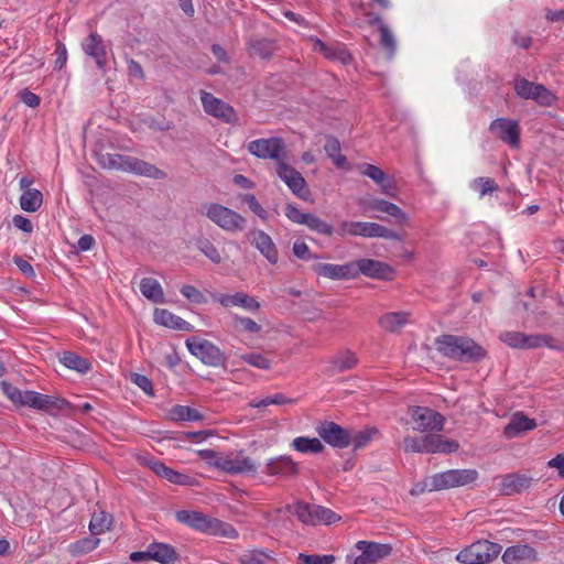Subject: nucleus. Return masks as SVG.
Listing matches in <instances>:
<instances>
[{"label":"nucleus","instance_id":"13d9d810","mask_svg":"<svg viewBox=\"0 0 564 564\" xmlns=\"http://www.w3.org/2000/svg\"><path fill=\"white\" fill-rule=\"evenodd\" d=\"M242 200L248 205L250 210L261 219H265L268 217L267 210L261 206L253 194H245Z\"/></svg>","mask_w":564,"mask_h":564},{"label":"nucleus","instance_id":"423d86ee","mask_svg":"<svg viewBox=\"0 0 564 564\" xmlns=\"http://www.w3.org/2000/svg\"><path fill=\"white\" fill-rule=\"evenodd\" d=\"M286 510L295 514L301 522L311 525L319 523L332 524L340 520V517L333 510L313 503L297 501L293 505H288Z\"/></svg>","mask_w":564,"mask_h":564},{"label":"nucleus","instance_id":"603ef678","mask_svg":"<svg viewBox=\"0 0 564 564\" xmlns=\"http://www.w3.org/2000/svg\"><path fill=\"white\" fill-rule=\"evenodd\" d=\"M110 525V520L105 511L94 513L89 523V530L94 535L105 532Z\"/></svg>","mask_w":564,"mask_h":564},{"label":"nucleus","instance_id":"f3484780","mask_svg":"<svg viewBox=\"0 0 564 564\" xmlns=\"http://www.w3.org/2000/svg\"><path fill=\"white\" fill-rule=\"evenodd\" d=\"M498 491L501 496L521 495L529 490L535 482V479L525 473H509L497 477Z\"/></svg>","mask_w":564,"mask_h":564},{"label":"nucleus","instance_id":"58836bf2","mask_svg":"<svg viewBox=\"0 0 564 564\" xmlns=\"http://www.w3.org/2000/svg\"><path fill=\"white\" fill-rule=\"evenodd\" d=\"M59 361L66 368L75 370L82 375H85L91 370L90 361L73 351L63 352L59 357Z\"/></svg>","mask_w":564,"mask_h":564},{"label":"nucleus","instance_id":"052dcab7","mask_svg":"<svg viewBox=\"0 0 564 564\" xmlns=\"http://www.w3.org/2000/svg\"><path fill=\"white\" fill-rule=\"evenodd\" d=\"M380 45L388 50L390 53L395 51V42L392 33L387 25L380 26Z\"/></svg>","mask_w":564,"mask_h":564},{"label":"nucleus","instance_id":"49530a36","mask_svg":"<svg viewBox=\"0 0 564 564\" xmlns=\"http://www.w3.org/2000/svg\"><path fill=\"white\" fill-rule=\"evenodd\" d=\"M304 225L307 226L311 230L324 236L330 237L334 234V228L332 225L327 224L326 221L322 220L319 217L311 213H307V217Z\"/></svg>","mask_w":564,"mask_h":564},{"label":"nucleus","instance_id":"20e7f679","mask_svg":"<svg viewBox=\"0 0 564 564\" xmlns=\"http://www.w3.org/2000/svg\"><path fill=\"white\" fill-rule=\"evenodd\" d=\"M404 452L408 454H444L457 453L459 444L457 441L448 440L436 433L423 436L405 437L403 441Z\"/></svg>","mask_w":564,"mask_h":564},{"label":"nucleus","instance_id":"f8f14e48","mask_svg":"<svg viewBox=\"0 0 564 564\" xmlns=\"http://www.w3.org/2000/svg\"><path fill=\"white\" fill-rule=\"evenodd\" d=\"M186 347L192 355L200 359L207 366L223 367L226 362L224 352L208 340L189 338L186 340Z\"/></svg>","mask_w":564,"mask_h":564},{"label":"nucleus","instance_id":"39448f33","mask_svg":"<svg viewBox=\"0 0 564 564\" xmlns=\"http://www.w3.org/2000/svg\"><path fill=\"white\" fill-rule=\"evenodd\" d=\"M197 210L227 232H240L247 227V219L242 215L221 204L204 203Z\"/></svg>","mask_w":564,"mask_h":564},{"label":"nucleus","instance_id":"6ab92c4d","mask_svg":"<svg viewBox=\"0 0 564 564\" xmlns=\"http://www.w3.org/2000/svg\"><path fill=\"white\" fill-rule=\"evenodd\" d=\"M355 547L361 551L354 564H375L380 560L388 557L392 552V546L387 543H377L369 541H358Z\"/></svg>","mask_w":564,"mask_h":564},{"label":"nucleus","instance_id":"a19ab883","mask_svg":"<svg viewBox=\"0 0 564 564\" xmlns=\"http://www.w3.org/2000/svg\"><path fill=\"white\" fill-rule=\"evenodd\" d=\"M274 43L267 39L252 40L248 44V52L251 57L267 59L274 54Z\"/></svg>","mask_w":564,"mask_h":564},{"label":"nucleus","instance_id":"6e6d98bb","mask_svg":"<svg viewBox=\"0 0 564 564\" xmlns=\"http://www.w3.org/2000/svg\"><path fill=\"white\" fill-rule=\"evenodd\" d=\"M297 561L301 564H333L335 562V556L330 554L318 555L300 553Z\"/></svg>","mask_w":564,"mask_h":564},{"label":"nucleus","instance_id":"bf43d9fd","mask_svg":"<svg viewBox=\"0 0 564 564\" xmlns=\"http://www.w3.org/2000/svg\"><path fill=\"white\" fill-rule=\"evenodd\" d=\"M285 216L294 224L304 225L307 213H302L295 205L286 204L284 208Z\"/></svg>","mask_w":564,"mask_h":564},{"label":"nucleus","instance_id":"c03bdc74","mask_svg":"<svg viewBox=\"0 0 564 564\" xmlns=\"http://www.w3.org/2000/svg\"><path fill=\"white\" fill-rule=\"evenodd\" d=\"M43 203V195L39 189H25L20 197V206L24 212L34 213Z\"/></svg>","mask_w":564,"mask_h":564},{"label":"nucleus","instance_id":"a18cd8bd","mask_svg":"<svg viewBox=\"0 0 564 564\" xmlns=\"http://www.w3.org/2000/svg\"><path fill=\"white\" fill-rule=\"evenodd\" d=\"M196 248L213 263L219 264L223 260L218 248L206 237H198L195 241Z\"/></svg>","mask_w":564,"mask_h":564},{"label":"nucleus","instance_id":"a211bd4d","mask_svg":"<svg viewBox=\"0 0 564 564\" xmlns=\"http://www.w3.org/2000/svg\"><path fill=\"white\" fill-rule=\"evenodd\" d=\"M351 265L354 279L359 274H364L372 279L391 280L394 274L393 269L389 264L373 259L351 261Z\"/></svg>","mask_w":564,"mask_h":564},{"label":"nucleus","instance_id":"6e6552de","mask_svg":"<svg viewBox=\"0 0 564 564\" xmlns=\"http://www.w3.org/2000/svg\"><path fill=\"white\" fill-rule=\"evenodd\" d=\"M501 549L498 543L480 540L462 550L456 560L463 564H486L497 558Z\"/></svg>","mask_w":564,"mask_h":564},{"label":"nucleus","instance_id":"aec40b11","mask_svg":"<svg viewBox=\"0 0 564 564\" xmlns=\"http://www.w3.org/2000/svg\"><path fill=\"white\" fill-rule=\"evenodd\" d=\"M489 131L502 142L511 148H518L520 144V128L514 120L498 118L490 122Z\"/></svg>","mask_w":564,"mask_h":564},{"label":"nucleus","instance_id":"0e129e2a","mask_svg":"<svg viewBox=\"0 0 564 564\" xmlns=\"http://www.w3.org/2000/svg\"><path fill=\"white\" fill-rule=\"evenodd\" d=\"M293 253L301 260L316 258L311 253L308 246L304 241H295L293 245Z\"/></svg>","mask_w":564,"mask_h":564},{"label":"nucleus","instance_id":"1a4fd4ad","mask_svg":"<svg viewBox=\"0 0 564 564\" xmlns=\"http://www.w3.org/2000/svg\"><path fill=\"white\" fill-rule=\"evenodd\" d=\"M247 150L258 159L274 161L275 167L288 159L285 143L279 137L252 140L247 144Z\"/></svg>","mask_w":564,"mask_h":564},{"label":"nucleus","instance_id":"4468645a","mask_svg":"<svg viewBox=\"0 0 564 564\" xmlns=\"http://www.w3.org/2000/svg\"><path fill=\"white\" fill-rule=\"evenodd\" d=\"M315 430L321 441L334 448H346L351 444V431L333 421H321Z\"/></svg>","mask_w":564,"mask_h":564},{"label":"nucleus","instance_id":"bb28decb","mask_svg":"<svg viewBox=\"0 0 564 564\" xmlns=\"http://www.w3.org/2000/svg\"><path fill=\"white\" fill-rule=\"evenodd\" d=\"M502 561L506 564H517L521 561H529L530 563H534L538 561L536 551L529 545H512L507 547V550L502 554Z\"/></svg>","mask_w":564,"mask_h":564},{"label":"nucleus","instance_id":"473e14b6","mask_svg":"<svg viewBox=\"0 0 564 564\" xmlns=\"http://www.w3.org/2000/svg\"><path fill=\"white\" fill-rule=\"evenodd\" d=\"M151 551V560L161 564H173L180 555L175 549L167 543L153 542L149 545Z\"/></svg>","mask_w":564,"mask_h":564},{"label":"nucleus","instance_id":"ddd939ff","mask_svg":"<svg viewBox=\"0 0 564 564\" xmlns=\"http://www.w3.org/2000/svg\"><path fill=\"white\" fill-rule=\"evenodd\" d=\"M500 339L512 348L532 349L545 346L551 349H558V346L554 345L553 339L547 335H527L521 332H505L500 335Z\"/></svg>","mask_w":564,"mask_h":564},{"label":"nucleus","instance_id":"4be33fe9","mask_svg":"<svg viewBox=\"0 0 564 564\" xmlns=\"http://www.w3.org/2000/svg\"><path fill=\"white\" fill-rule=\"evenodd\" d=\"M213 297L226 308L241 307L248 312H257L261 307V304L256 300V297L245 292H236L234 294L218 293Z\"/></svg>","mask_w":564,"mask_h":564},{"label":"nucleus","instance_id":"7ed1b4c3","mask_svg":"<svg viewBox=\"0 0 564 564\" xmlns=\"http://www.w3.org/2000/svg\"><path fill=\"white\" fill-rule=\"evenodd\" d=\"M0 390L15 406H28L48 412L52 409H61L63 404H67L64 399L32 390H20L7 381L0 382Z\"/></svg>","mask_w":564,"mask_h":564},{"label":"nucleus","instance_id":"3c124183","mask_svg":"<svg viewBox=\"0 0 564 564\" xmlns=\"http://www.w3.org/2000/svg\"><path fill=\"white\" fill-rule=\"evenodd\" d=\"M471 187L478 192L480 198L499 189L497 182L490 177H478L474 180Z\"/></svg>","mask_w":564,"mask_h":564},{"label":"nucleus","instance_id":"c756f323","mask_svg":"<svg viewBox=\"0 0 564 564\" xmlns=\"http://www.w3.org/2000/svg\"><path fill=\"white\" fill-rule=\"evenodd\" d=\"M366 208L368 210L387 214L395 218L401 225H408L409 223L408 215L398 205L384 199H372L366 205Z\"/></svg>","mask_w":564,"mask_h":564},{"label":"nucleus","instance_id":"72a5a7b5","mask_svg":"<svg viewBox=\"0 0 564 564\" xmlns=\"http://www.w3.org/2000/svg\"><path fill=\"white\" fill-rule=\"evenodd\" d=\"M329 362L330 367L328 371L330 373L344 372L356 367L358 364V358L350 350H341L333 356Z\"/></svg>","mask_w":564,"mask_h":564},{"label":"nucleus","instance_id":"b1692460","mask_svg":"<svg viewBox=\"0 0 564 564\" xmlns=\"http://www.w3.org/2000/svg\"><path fill=\"white\" fill-rule=\"evenodd\" d=\"M312 270L319 276L329 280H350L354 279V269L351 262L345 264L315 263Z\"/></svg>","mask_w":564,"mask_h":564},{"label":"nucleus","instance_id":"de8ad7c7","mask_svg":"<svg viewBox=\"0 0 564 564\" xmlns=\"http://www.w3.org/2000/svg\"><path fill=\"white\" fill-rule=\"evenodd\" d=\"M378 433V431L373 427H367L357 433L351 432V444L354 449H360L370 444L373 436Z\"/></svg>","mask_w":564,"mask_h":564},{"label":"nucleus","instance_id":"dca6fc26","mask_svg":"<svg viewBox=\"0 0 564 564\" xmlns=\"http://www.w3.org/2000/svg\"><path fill=\"white\" fill-rule=\"evenodd\" d=\"M276 175L285 183L289 189L299 198L306 200L310 195L307 183L303 175L290 165L286 160L275 167Z\"/></svg>","mask_w":564,"mask_h":564},{"label":"nucleus","instance_id":"2f4dec72","mask_svg":"<svg viewBox=\"0 0 564 564\" xmlns=\"http://www.w3.org/2000/svg\"><path fill=\"white\" fill-rule=\"evenodd\" d=\"M142 463L151 470H153L158 476L163 477L173 484H187L188 476L165 466L162 460H142Z\"/></svg>","mask_w":564,"mask_h":564},{"label":"nucleus","instance_id":"5701e85b","mask_svg":"<svg viewBox=\"0 0 564 564\" xmlns=\"http://www.w3.org/2000/svg\"><path fill=\"white\" fill-rule=\"evenodd\" d=\"M175 518L181 523L208 533L210 532L213 525H220L219 520L210 519L198 511L180 510L175 513Z\"/></svg>","mask_w":564,"mask_h":564},{"label":"nucleus","instance_id":"0eeeda50","mask_svg":"<svg viewBox=\"0 0 564 564\" xmlns=\"http://www.w3.org/2000/svg\"><path fill=\"white\" fill-rule=\"evenodd\" d=\"M338 234L364 238L400 239L394 230L370 221L344 220L338 226Z\"/></svg>","mask_w":564,"mask_h":564},{"label":"nucleus","instance_id":"cd10ccee","mask_svg":"<svg viewBox=\"0 0 564 564\" xmlns=\"http://www.w3.org/2000/svg\"><path fill=\"white\" fill-rule=\"evenodd\" d=\"M535 427L536 423L533 419H530L522 413H516L512 415L510 422L506 425L503 434L508 438H513L524 432L532 431Z\"/></svg>","mask_w":564,"mask_h":564},{"label":"nucleus","instance_id":"2eb2a0df","mask_svg":"<svg viewBox=\"0 0 564 564\" xmlns=\"http://www.w3.org/2000/svg\"><path fill=\"white\" fill-rule=\"evenodd\" d=\"M200 101L204 111L226 123H236L238 115L236 110L224 100L207 91H200Z\"/></svg>","mask_w":564,"mask_h":564},{"label":"nucleus","instance_id":"ea45409f","mask_svg":"<svg viewBox=\"0 0 564 564\" xmlns=\"http://www.w3.org/2000/svg\"><path fill=\"white\" fill-rule=\"evenodd\" d=\"M262 471L282 476H292L299 473L294 460H267L262 466Z\"/></svg>","mask_w":564,"mask_h":564},{"label":"nucleus","instance_id":"4c0bfd02","mask_svg":"<svg viewBox=\"0 0 564 564\" xmlns=\"http://www.w3.org/2000/svg\"><path fill=\"white\" fill-rule=\"evenodd\" d=\"M292 447L300 454L304 455L321 454L325 448L319 437L311 438L305 436L295 437L292 441Z\"/></svg>","mask_w":564,"mask_h":564},{"label":"nucleus","instance_id":"412c9836","mask_svg":"<svg viewBox=\"0 0 564 564\" xmlns=\"http://www.w3.org/2000/svg\"><path fill=\"white\" fill-rule=\"evenodd\" d=\"M209 468L219 474L253 475L261 465L253 460H207Z\"/></svg>","mask_w":564,"mask_h":564},{"label":"nucleus","instance_id":"7c9ffc66","mask_svg":"<svg viewBox=\"0 0 564 564\" xmlns=\"http://www.w3.org/2000/svg\"><path fill=\"white\" fill-rule=\"evenodd\" d=\"M85 53L91 56L99 68L106 65V48L100 35L91 33L83 43Z\"/></svg>","mask_w":564,"mask_h":564},{"label":"nucleus","instance_id":"5fc2aeb1","mask_svg":"<svg viewBox=\"0 0 564 564\" xmlns=\"http://www.w3.org/2000/svg\"><path fill=\"white\" fill-rule=\"evenodd\" d=\"M241 359L246 361L248 365L262 369V370H269L271 369L272 362L270 359H268L262 354H245L241 356Z\"/></svg>","mask_w":564,"mask_h":564},{"label":"nucleus","instance_id":"f257e3e1","mask_svg":"<svg viewBox=\"0 0 564 564\" xmlns=\"http://www.w3.org/2000/svg\"><path fill=\"white\" fill-rule=\"evenodd\" d=\"M434 344L442 356L459 362H479L487 356V350L467 336L443 334Z\"/></svg>","mask_w":564,"mask_h":564},{"label":"nucleus","instance_id":"8fccbe9b","mask_svg":"<svg viewBox=\"0 0 564 564\" xmlns=\"http://www.w3.org/2000/svg\"><path fill=\"white\" fill-rule=\"evenodd\" d=\"M538 85L535 83L529 82L528 79L523 77H516L514 78V91L516 94L523 99H531L534 90L538 89Z\"/></svg>","mask_w":564,"mask_h":564},{"label":"nucleus","instance_id":"338daca9","mask_svg":"<svg viewBox=\"0 0 564 564\" xmlns=\"http://www.w3.org/2000/svg\"><path fill=\"white\" fill-rule=\"evenodd\" d=\"M12 223L15 228L25 234H31L33 231V225L31 220L22 215H15L12 219Z\"/></svg>","mask_w":564,"mask_h":564},{"label":"nucleus","instance_id":"e2e57ef3","mask_svg":"<svg viewBox=\"0 0 564 564\" xmlns=\"http://www.w3.org/2000/svg\"><path fill=\"white\" fill-rule=\"evenodd\" d=\"M209 533L220 534L230 539L238 536V532L234 529V527L223 521H220V525H213Z\"/></svg>","mask_w":564,"mask_h":564},{"label":"nucleus","instance_id":"774afa93","mask_svg":"<svg viewBox=\"0 0 564 564\" xmlns=\"http://www.w3.org/2000/svg\"><path fill=\"white\" fill-rule=\"evenodd\" d=\"M20 99L23 104H25L26 106L31 107V108H36L40 106V102H41V99L40 97L28 90V89H24L20 93Z\"/></svg>","mask_w":564,"mask_h":564},{"label":"nucleus","instance_id":"9d476101","mask_svg":"<svg viewBox=\"0 0 564 564\" xmlns=\"http://www.w3.org/2000/svg\"><path fill=\"white\" fill-rule=\"evenodd\" d=\"M408 414L414 431L441 432L444 429L445 417L429 406L414 405L409 408Z\"/></svg>","mask_w":564,"mask_h":564},{"label":"nucleus","instance_id":"4d7b16f0","mask_svg":"<svg viewBox=\"0 0 564 564\" xmlns=\"http://www.w3.org/2000/svg\"><path fill=\"white\" fill-rule=\"evenodd\" d=\"M181 293L184 297H186L188 301H191L192 303H195V304H203V303H206V301H207L206 296L203 294V292L199 291L194 285H189V284L183 285L181 288Z\"/></svg>","mask_w":564,"mask_h":564},{"label":"nucleus","instance_id":"f03ea898","mask_svg":"<svg viewBox=\"0 0 564 564\" xmlns=\"http://www.w3.org/2000/svg\"><path fill=\"white\" fill-rule=\"evenodd\" d=\"M97 162L101 167L107 170L132 173L154 180H162L165 177V173L155 165L130 155L119 153H98Z\"/></svg>","mask_w":564,"mask_h":564},{"label":"nucleus","instance_id":"c9c22d12","mask_svg":"<svg viewBox=\"0 0 564 564\" xmlns=\"http://www.w3.org/2000/svg\"><path fill=\"white\" fill-rule=\"evenodd\" d=\"M408 322L409 314L405 312H390L379 318L380 327L390 333L400 330Z\"/></svg>","mask_w":564,"mask_h":564},{"label":"nucleus","instance_id":"37998d69","mask_svg":"<svg viewBox=\"0 0 564 564\" xmlns=\"http://www.w3.org/2000/svg\"><path fill=\"white\" fill-rule=\"evenodd\" d=\"M327 156L338 169H345L347 165V158L341 154V145L337 138L328 137L324 145Z\"/></svg>","mask_w":564,"mask_h":564},{"label":"nucleus","instance_id":"393cba45","mask_svg":"<svg viewBox=\"0 0 564 564\" xmlns=\"http://www.w3.org/2000/svg\"><path fill=\"white\" fill-rule=\"evenodd\" d=\"M252 245L261 252V254L272 264L279 260L278 249L271 237L263 230H252L250 232Z\"/></svg>","mask_w":564,"mask_h":564},{"label":"nucleus","instance_id":"e433bc0d","mask_svg":"<svg viewBox=\"0 0 564 564\" xmlns=\"http://www.w3.org/2000/svg\"><path fill=\"white\" fill-rule=\"evenodd\" d=\"M167 416L174 422H199L204 419V415L198 410L180 404L172 406L167 412Z\"/></svg>","mask_w":564,"mask_h":564},{"label":"nucleus","instance_id":"69168bd1","mask_svg":"<svg viewBox=\"0 0 564 564\" xmlns=\"http://www.w3.org/2000/svg\"><path fill=\"white\" fill-rule=\"evenodd\" d=\"M13 262L17 264V267L19 268V270L21 271V273L24 276L30 278V279L35 278V275H36L35 271L30 262H28L26 260L22 259L19 256H15L13 258Z\"/></svg>","mask_w":564,"mask_h":564},{"label":"nucleus","instance_id":"f704fd0d","mask_svg":"<svg viewBox=\"0 0 564 564\" xmlns=\"http://www.w3.org/2000/svg\"><path fill=\"white\" fill-rule=\"evenodd\" d=\"M139 286L141 294L152 303L158 304L164 302V292L156 279L143 278Z\"/></svg>","mask_w":564,"mask_h":564},{"label":"nucleus","instance_id":"864d4df0","mask_svg":"<svg viewBox=\"0 0 564 564\" xmlns=\"http://www.w3.org/2000/svg\"><path fill=\"white\" fill-rule=\"evenodd\" d=\"M531 99L535 100L540 106H552L557 100V97L544 85L540 84Z\"/></svg>","mask_w":564,"mask_h":564},{"label":"nucleus","instance_id":"09e8293b","mask_svg":"<svg viewBox=\"0 0 564 564\" xmlns=\"http://www.w3.org/2000/svg\"><path fill=\"white\" fill-rule=\"evenodd\" d=\"M99 544V539L84 538L69 546V552L74 556H79L94 551Z\"/></svg>","mask_w":564,"mask_h":564},{"label":"nucleus","instance_id":"9b49d317","mask_svg":"<svg viewBox=\"0 0 564 564\" xmlns=\"http://www.w3.org/2000/svg\"><path fill=\"white\" fill-rule=\"evenodd\" d=\"M478 478L476 469H449L431 476V490L462 487Z\"/></svg>","mask_w":564,"mask_h":564},{"label":"nucleus","instance_id":"c85d7f7f","mask_svg":"<svg viewBox=\"0 0 564 564\" xmlns=\"http://www.w3.org/2000/svg\"><path fill=\"white\" fill-rule=\"evenodd\" d=\"M314 50L323 54L328 59H337L343 64H348L352 61V56L341 44L327 45L319 39L314 40Z\"/></svg>","mask_w":564,"mask_h":564},{"label":"nucleus","instance_id":"a878e982","mask_svg":"<svg viewBox=\"0 0 564 564\" xmlns=\"http://www.w3.org/2000/svg\"><path fill=\"white\" fill-rule=\"evenodd\" d=\"M360 170L362 175L371 178L377 185L380 186L381 192L384 195L394 196V180L388 176L380 167L373 164H364Z\"/></svg>","mask_w":564,"mask_h":564},{"label":"nucleus","instance_id":"680f3d73","mask_svg":"<svg viewBox=\"0 0 564 564\" xmlns=\"http://www.w3.org/2000/svg\"><path fill=\"white\" fill-rule=\"evenodd\" d=\"M131 382L138 386L145 394H153L152 382L147 376L134 372L131 375Z\"/></svg>","mask_w":564,"mask_h":564},{"label":"nucleus","instance_id":"79ce46f5","mask_svg":"<svg viewBox=\"0 0 564 564\" xmlns=\"http://www.w3.org/2000/svg\"><path fill=\"white\" fill-rule=\"evenodd\" d=\"M154 321L156 324L174 329H186L187 326V323L183 318L172 314L165 308H155Z\"/></svg>","mask_w":564,"mask_h":564}]
</instances>
